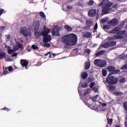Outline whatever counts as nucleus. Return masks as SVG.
Instances as JSON below:
<instances>
[{"instance_id": "nucleus-15", "label": "nucleus", "mask_w": 127, "mask_h": 127, "mask_svg": "<svg viewBox=\"0 0 127 127\" xmlns=\"http://www.w3.org/2000/svg\"><path fill=\"white\" fill-rule=\"evenodd\" d=\"M110 10L111 9H110V7L109 6H105L103 8L102 12L103 15L108 14V13H110Z\"/></svg>"}, {"instance_id": "nucleus-60", "label": "nucleus", "mask_w": 127, "mask_h": 127, "mask_svg": "<svg viewBox=\"0 0 127 127\" xmlns=\"http://www.w3.org/2000/svg\"><path fill=\"white\" fill-rule=\"evenodd\" d=\"M125 37H127V32L125 34Z\"/></svg>"}, {"instance_id": "nucleus-47", "label": "nucleus", "mask_w": 127, "mask_h": 127, "mask_svg": "<svg viewBox=\"0 0 127 127\" xmlns=\"http://www.w3.org/2000/svg\"><path fill=\"white\" fill-rule=\"evenodd\" d=\"M103 28L104 29H109V28H110V27H109V26L108 25H106L103 26Z\"/></svg>"}, {"instance_id": "nucleus-23", "label": "nucleus", "mask_w": 127, "mask_h": 127, "mask_svg": "<svg viewBox=\"0 0 127 127\" xmlns=\"http://www.w3.org/2000/svg\"><path fill=\"white\" fill-rule=\"evenodd\" d=\"M113 85V84H110L108 86V88H109V91H113L116 90V86Z\"/></svg>"}, {"instance_id": "nucleus-31", "label": "nucleus", "mask_w": 127, "mask_h": 127, "mask_svg": "<svg viewBox=\"0 0 127 127\" xmlns=\"http://www.w3.org/2000/svg\"><path fill=\"white\" fill-rule=\"evenodd\" d=\"M43 46L45 47H47V48H50V47H51V45L50 44V43H45L43 44Z\"/></svg>"}, {"instance_id": "nucleus-42", "label": "nucleus", "mask_w": 127, "mask_h": 127, "mask_svg": "<svg viewBox=\"0 0 127 127\" xmlns=\"http://www.w3.org/2000/svg\"><path fill=\"white\" fill-rule=\"evenodd\" d=\"M1 111H6V112H9L10 111V109L7 108L6 107H4L3 108H2L0 109Z\"/></svg>"}, {"instance_id": "nucleus-59", "label": "nucleus", "mask_w": 127, "mask_h": 127, "mask_svg": "<svg viewBox=\"0 0 127 127\" xmlns=\"http://www.w3.org/2000/svg\"><path fill=\"white\" fill-rule=\"evenodd\" d=\"M93 90H95V92H97V89L96 87H93Z\"/></svg>"}, {"instance_id": "nucleus-50", "label": "nucleus", "mask_w": 127, "mask_h": 127, "mask_svg": "<svg viewBox=\"0 0 127 127\" xmlns=\"http://www.w3.org/2000/svg\"><path fill=\"white\" fill-rule=\"evenodd\" d=\"M118 5H119V4H115L113 5V8H117V7H118Z\"/></svg>"}, {"instance_id": "nucleus-33", "label": "nucleus", "mask_w": 127, "mask_h": 127, "mask_svg": "<svg viewBox=\"0 0 127 127\" xmlns=\"http://www.w3.org/2000/svg\"><path fill=\"white\" fill-rule=\"evenodd\" d=\"M114 94H115L116 96H122V95H123V92L121 91H116L114 92Z\"/></svg>"}, {"instance_id": "nucleus-16", "label": "nucleus", "mask_w": 127, "mask_h": 127, "mask_svg": "<svg viewBox=\"0 0 127 127\" xmlns=\"http://www.w3.org/2000/svg\"><path fill=\"white\" fill-rule=\"evenodd\" d=\"M124 36H121L119 35H114L113 37L110 38V40H116V39H123Z\"/></svg>"}, {"instance_id": "nucleus-13", "label": "nucleus", "mask_w": 127, "mask_h": 127, "mask_svg": "<svg viewBox=\"0 0 127 127\" xmlns=\"http://www.w3.org/2000/svg\"><path fill=\"white\" fill-rule=\"evenodd\" d=\"M34 30H39L40 26V22L38 20L33 22Z\"/></svg>"}, {"instance_id": "nucleus-46", "label": "nucleus", "mask_w": 127, "mask_h": 127, "mask_svg": "<svg viewBox=\"0 0 127 127\" xmlns=\"http://www.w3.org/2000/svg\"><path fill=\"white\" fill-rule=\"evenodd\" d=\"M95 84H96V83L94 82H91L89 85L90 88H93V87H94V86H95Z\"/></svg>"}, {"instance_id": "nucleus-62", "label": "nucleus", "mask_w": 127, "mask_h": 127, "mask_svg": "<svg viewBox=\"0 0 127 127\" xmlns=\"http://www.w3.org/2000/svg\"><path fill=\"white\" fill-rule=\"evenodd\" d=\"M52 55L54 57H55V56H56V54H53Z\"/></svg>"}, {"instance_id": "nucleus-6", "label": "nucleus", "mask_w": 127, "mask_h": 127, "mask_svg": "<svg viewBox=\"0 0 127 127\" xmlns=\"http://www.w3.org/2000/svg\"><path fill=\"white\" fill-rule=\"evenodd\" d=\"M21 33L25 37L29 35L28 29L26 27H23L20 29Z\"/></svg>"}, {"instance_id": "nucleus-37", "label": "nucleus", "mask_w": 127, "mask_h": 127, "mask_svg": "<svg viewBox=\"0 0 127 127\" xmlns=\"http://www.w3.org/2000/svg\"><path fill=\"white\" fill-rule=\"evenodd\" d=\"M120 83H125L126 82V77H122L119 80Z\"/></svg>"}, {"instance_id": "nucleus-8", "label": "nucleus", "mask_w": 127, "mask_h": 127, "mask_svg": "<svg viewBox=\"0 0 127 127\" xmlns=\"http://www.w3.org/2000/svg\"><path fill=\"white\" fill-rule=\"evenodd\" d=\"M3 75H6V74H9V72H11L13 71V68H12V66H9L8 67H6L4 68V67H3Z\"/></svg>"}, {"instance_id": "nucleus-4", "label": "nucleus", "mask_w": 127, "mask_h": 127, "mask_svg": "<svg viewBox=\"0 0 127 127\" xmlns=\"http://www.w3.org/2000/svg\"><path fill=\"white\" fill-rule=\"evenodd\" d=\"M85 26L83 28L84 30H90L91 26H93V22L91 20H86L85 23Z\"/></svg>"}, {"instance_id": "nucleus-1", "label": "nucleus", "mask_w": 127, "mask_h": 127, "mask_svg": "<svg viewBox=\"0 0 127 127\" xmlns=\"http://www.w3.org/2000/svg\"><path fill=\"white\" fill-rule=\"evenodd\" d=\"M78 37L77 35L74 34H70L65 35L62 38V41L65 45L68 46H74L77 44V40Z\"/></svg>"}, {"instance_id": "nucleus-32", "label": "nucleus", "mask_w": 127, "mask_h": 127, "mask_svg": "<svg viewBox=\"0 0 127 127\" xmlns=\"http://www.w3.org/2000/svg\"><path fill=\"white\" fill-rule=\"evenodd\" d=\"M107 69H102V75L103 77H106L107 76Z\"/></svg>"}, {"instance_id": "nucleus-24", "label": "nucleus", "mask_w": 127, "mask_h": 127, "mask_svg": "<svg viewBox=\"0 0 127 127\" xmlns=\"http://www.w3.org/2000/svg\"><path fill=\"white\" fill-rule=\"evenodd\" d=\"M107 1H108V0H103L100 3L98 4V6L106 5V4H107Z\"/></svg>"}, {"instance_id": "nucleus-56", "label": "nucleus", "mask_w": 127, "mask_h": 127, "mask_svg": "<svg viewBox=\"0 0 127 127\" xmlns=\"http://www.w3.org/2000/svg\"><path fill=\"white\" fill-rule=\"evenodd\" d=\"M67 9H72V8H73L71 6H67Z\"/></svg>"}, {"instance_id": "nucleus-22", "label": "nucleus", "mask_w": 127, "mask_h": 127, "mask_svg": "<svg viewBox=\"0 0 127 127\" xmlns=\"http://www.w3.org/2000/svg\"><path fill=\"white\" fill-rule=\"evenodd\" d=\"M64 29H66V30L68 32H70V31H72V27H71L70 26H69L68 25H65L64 26Z\"/></svg>"}, {"instance_id": "nucleus-12", "label": "nucleus", "mask_w": 127, "mask_h": 127, "mask_svg": "<svg viewBox=\"0 0 127 127\" xmlns=\"http://www.w3.org/2000/svg\"><path fill=\"white\" fill-rule=\"evenodd\" d=\"M97 14V10L96 9H92L88 11V16L89 17H94Z\"/></svg>"}, {"instance_id": "nucleus-5", "label": "nucleus", "mask_w": 127, "mask_h": 127, "mask_svg": "<svg viewBox=\"0 0 127 127\" xmlns=\"http://www.w3.org/2000/svg\"><path fill=\"white\" fill-rule=\"evenodd\" d=\"M121 30H122V28L120 27V26H117V27H114L110 32L112 34H117V35H119V33Z\"/></svg>"}, {"instance_id": "nucleus-3", "label": "nucleus", "mask_w": 127, "mask_h": 127, "mask_svg": "<svg viewBox=\"0 0 127 127\" xmlns=\"http://www.w3.org/2000/svg\"><path fill=\"white\" fill-rule=\"evenodd\" d=\"M94 64L100 68H104L107 66V61L106 60L96 59L94 61Z\"/></svg>"}, {"instance_id": "nucleus-30", "label": "nucleus", "mask_w": 127, "mask_h": 127, "mask_svg": "<svg viewBox=\"0 0 127 127\" xmlns=\"http://www.w3.org/2000/svg\"><path fill=\"white\" fill-rule=\"evenodd\" d=\"M102 47H103V48H108V47H110L109 42L104 43L102 45Z\"/></svg>"}, {"instance_id": "nucleus-41", "label": "nucleus", "mask_w": 127, "mask_h": 127, "mask_svg": "<svg viewBox=\"0 0 127 127\" xmlns=\"http://www.w3.org/2000/svg\"><path fill=\"white\" fill-rule=\"evenodd\" d=\"M32 48L34 50H36L38 49L39 48L38 46H36L35 45H32Z\"/></svg>"}, {"instance_id": "nucleus-26", "label": "nucleus", "mask_w": 127, "mask_h": 127, "mask_svg": "<svg viewBox=\"0 0 127 127\" xmlns=\"http://www.w3.org/2000/svg\"><path fill=\"white\" fill-rule=\"evenodd\" d=\"M5 58V53L1 52L0 53V60L1 59H4Z\"/></svg>"}, {"instance_id": "nucleus-21", "label": "nucleus", "mask_w": 127, "mask_h": 127, "mask_svg": "<svg viewBox=\"0 0 127 127\" xmlns=\"http://www.w3.org/2000/svg\"><path fill=\"white\" fill-rule=\"evenodd\" d=\"M81 78L83 80H86L88 78V73L86 72H83L81 73Z\"/></svg>"}, {"instance_id": "nucleus-38", "label": "nucleus", "mask_w": 127, "mask_h": 127, "mask_svg": "<svg viewBox=\"0 0 127 127\" xmlns=\"http://www.w3.org/2000/svg\"><path fill=\"white\" fill-rule=\"evenodd\" d=\"M14 52V50H13V49H8L7 51V53L8 54H9L10 55H11V54H12V53H13Z\"/></svg>"}, {"instance_id": "nucleus-53", "label": "nucleus", "mask_w": 127, "mask_h": 127, "mask_svg": "<svg viewBox=\"0 0 127 127\" xmlns=\"http://www.w3.org/2000/svg\"><path fill=\"white\" fill-rule=\"evenodd\" d=\"M12 56V57H16V56H17V53H15L13 54Z\"/></svg>"}, {"instance_id": "nucleus-35", "label": "nucleus", "mask_w": 127, "mask_h": 127, "mask_svg": "<svg viewBox=\"0 0 127 127\" xmlns=\"http://www.w3.org/2000/svg\"><path fill=\"white\" fill-rule=\"evenodd\" d=\"M120 72H121V70L120 69H115L114 71H113V73H111V74H112V75L113 74H119V73H120Z\"/></svg>"}, {"instance_id": "nucleus-28", "label": "nucleus", "mask_w": 127, "mask_h": 127, "mask_svg": "<svg viewBox=\"0 0 127 127\" xmlns=\"http://www.w3.org/2000/svg\"><path fill=\"white\" fill-rule=\"evenodd\" d=\"M90 66L91 64H90V62H87L85 63V68L86 69V70H89Z\"/></svg>"}, {"instance_id": "nucleus-2", "label": "nucleus", "mask_w": 127, "mask_h": 127, "mask_svg": "<svg viewBox=\"0 0 127 127\" xmlns=\"http://www.w3.org/2000/svg\"><path fill=\"white\" fill-rule=\"evenodd\" d=\"M112 75H113L112 73L109 74L106 78L105 82L107 84H109V85H116L119 81V78L115 77V76H112Z\"/></svg>"}, {"instance_id": "nucleus-51", "label": "nucleus", "mask_w": 127, "mask_h": 127, "mask_svg": "<svg viewBox=\"0 0 127 127\" xmlns=\"http://www.w3.org/2000/svg\"><path fill=\"white\" fill-rule=\"evenodd\" d=\"M5 37H6L7 39H10V35H6Z\"/></svg>"}, {"instance_id": "nucleus-54", "label": "nucleus", "mask_w": 127, "mask_h": 127, "mask_svg": "<svg viewBox=\"0 0 127 127\" xmlns=\"http://www.w3.org/2000/svg\"><path fill=\"white\" fill-rule=\"evenodd\" d=\"M89 3V4H90V5H92V4L94 3V2L93 1V0H90Z\"/></svg>"}, {"instance_id": "nucleus-55", "label": "nucleus", "mask_w": 127, "mask_h": 127, "mask_svg": "<svg viewBox=\"0 0 127 127\" xmlns=\"http://www.w3.org/2000/svg\"><path fill=\"white\" fill-rule=\"evenodd\" d=\"M49 54H51V52H48L47 53H46L44 55V56H48Z\"/></svg>"}, {"instance_id": "nucleus-10", "label": "nucleus", "mask_w": 127, "mask_h": 127, "mask_svg": "<svg viewBox=\"0 0 127 127\" xmlns=\"http://www.w3.org/2000/svg\"><path fill=\"white\" fill-rule=\"evenodd\" d=\"M28 61L26 60H20V64L22 66V67H25V69H28Z\"/></svg>"}, {"instance_id": "nucleus-27", "label": "nucleus", "mask_w": 127, "mask_h": 127, "mask_svg": "<svg viewBox=\"0 0 127 127\" xmlns=\"http://www.w3.org/2000/svg\"><path fill=\"white\" fill-rule=\"evenodd\" d=\"M109 43V46L110 47H112L113 46H115V45H116V44H117V42L116 41H111L110 42H108Z\"/></svg>"}, {"instance_id": "nucleus-58", "label": "nucleus", "mask_w": 127, "mask_h": 127, "mask_svg": "<svg viewBox=\"0 0 127 127\" xmlns=\"http://www.w3.org/2000/svg\"><path fill=\"white\" fill-rule=\"evenodd\" d=\"M102 106L103 107H106V106H107V104H106V103H102Z\"/></svg>"}, {"instance_id": "nucleus-11", "label": "nucleus", "mask_w": 127, "mask_h": 127, "mask_svg": "<svg viewBox=\"0 0 127 127\" xmlns=\"http://www.w3.org/2000/svg\"><path fill=\"white\" fill-rule=\"evenodd\" d=\"M52 39V37L51 35H46L45 37H43V41L44 43H48V42H50L51 40Z\"/></svg>"}, {"instance_id": "nucleus-14", "label": "nucleus", "mask_w": 127, "mask_h": 127, "mask_svg": "<svg viewBox=\"0 0 127 127\" xmlns=\"http://www.w3.org/2000/svg\"><path fill=\"white\" fill-rule=\"evenodd\" d=\"M53 36H60V33H59V29L55 28L52 30Z\"/></svg>"}, {"instance_id": "nucleus-39", "label": "nucleus", "mask_w": 127, "mask_h": 127, "mask_svg": "<svg viewBox=\"0 0 127 127\" xmlns=\"http://www.w3.org/2000/svg\"><path fill=\"white\" fill-rule=\"evenodd\" d=\"M40 15L42 18H45L46 17L45 14H44V12H40Z\"/></svg>"}, {"instance_id": "nucleus-40", "label": "nucleus", "mask_w": 127, "mask_h": 127, "mask_svg": "<svg viewBox=\"0 0 127 127\" xmlns=\"http://www.w3.org/2000/svg\"><path fill=\"white\" fill-rule=\"evenodd\" d=\"M108 124L112 126L113 125V119H108Z\"/></svg>"}, {"instance_id": "nucleus-45", "label": "nucleus", "mask_w": 127, "mask_h": 127, "mask_svg": "<svg viewBox=\"0 0 127 127\" xmlns=\"http://www.w3.org/2000/svg\"><path fill=\"white\" fill-rule=\"evenodd\" d=\"M97 29H98V24L96 23L94 27V30L95 31H94L93 32L97 31Z\"/></svg>"}, {"instance_id": "nucleus-18", "label": "nucleus", "mask_w": 127, "mask_h": 127, "mask_svg": "<svg viewBox=\"0 0 127 127\" xmlns=\"http://www.w3.org/2000/svg\"><path fill=\"white\" fill-rule=\"evenodd\" d=\"M38 30H34V35L36 36V38H37V39H38V38H40V36H42L41 32H39Z\"/></svg>"}, {"instance_id": "nucleus-36", "label": "nucleus", "mask_w": 127, "mask_h": 127, "mask_svg": "<svg viewBox=\"0 0 127 127\" xmlns=\"http://www.w3.org/2000/svg\"><path fill=\"white\" fill-rule=\"evenodd\" d=\"M88 87V83L87 82L83 83L81 84V88H87Z\"/></svg>"}, {"instance_id": "nucleus-64", "label": "nucleus", "mask_w": 127, "mask_h": 127, "mask_svg": "<svg viewBox=\"0 0 127 127\" xmlns=\"http://www.w3.org/2000/svg\"><path fill=\"white\" fill-rule=\"evenodd\" d=\"M52 56V55H51V54H50V56H49V58H51V57Z\"/></svg>"}, {"instance_id": "nucleus-7", "label": "nucleus", "mask_w": 127, "mask_h": 127, "mask_svg": "<svg viewBox=\"0 0 127 127\" xmlns=\"http://www.w3.org/2000/svg\"><path fill=\"white\" fill-rule=\"evenodd\" d=\"M108 24L111 26H117L119 24V20L117 18H114L108 22Z\"/></svg>"}, {"instance_id": "nucleus-20", "label": "nucleus", "mask_w": 127, "mask_h": 127, "mask_svg": "<svg viewBox=\"0 0 127 127\" xmlns=\"http://www.w3.org/2000/svg\"><path fill=\"white\" fill-rule=\"evenodd\" d=\"M92 36V33L90 32H86L85 34H83V37L85 38H90Z\"/></svg>"}, {"instance_id": "nucleus-49", "label": "nucleus", "mask_w": 127, "mask_h": 127, "mask_svg": "<svg viewBox=\"0 0 127 127\" xmlns=\"http://www.w3.org/2000/svg\"><path fill=\"white\" fill-rule=\"evenodd\" d=\"M85 52H86L87 54H90V53H91V51H90V49H86L85 50Z\"/></svg>"}, {"instance_id": "nucleus-43", "label": "nucleus", "mask_w": 127, "mask_h": 127, "mask_svg": "<svg viewBox=\"0 0 127 127\" xmlns=\"http://www.w3.org/2000/svg\"><path fill=\"white\" fill-rule=\"evenodd\" d=\"M121 70H127V64L124 65L122 67H121Z\"/></svg>"}, {"instance_id": "nucleus-29", "label": "nucleus", "mask_w": 127, "mask_h": 127, "mask_svg": "<svg viewBox=\"0 0 127 127\" xmlns=\"http://www.w3.org/2000/svg\"><path fill=\"white\" fill-rule=\"evenodd\" d=\"M126 32H127V30H121L119 34L118 35H121V36H123V35H125V34H126Z\"/></svg>"}, {"instance_id": "nucleus-44", "label": "nucleus", "mask_w": 127, "mask_h": 127, "mask_svg": "<svg viewBox=\"0 0 127 127\" xmlns=\"http://www.w3.org/2000/svg\"><path fill=\"white\" fill-rule=\"evenodd\" d=\"M101 23H106L107 22V19L102 18L100 20Z\"/></svg>"}, {"instance_id": "nucleus-57", "label": "nucleus", "mask_w": 127, "mask_h": 127, "mask_svg": "<svg viewBox=\"0 0 127 127\" xmlns=\"http://www.w3.org/2000/svg\"><path fill=\"white\" fill-rule=\"evenodd\" d=\"M88 91H85L84 92L83 96H86V95H88Z\"/></svg>"}, {"instance_id": "nucleus-63", "label": "nucleus", "mask_w": 127, "mask_h": 127, "mask_svg": "<svg viewBox=\"0 0 127 127\" xmlns=\"http://www.w3.org/2000/svg\"><path fill=\"white\" fill-rule=\"evenodd\" d=\"M98 97H99V95H96L95 97V99H97V98H98Z\"/></svg>"}, {"instance_id": "nucleus-48", "label": "nucleus", "mask_w": 127, "mask_h": 127, "mask_svg": "<svg viewBox=\"0 0 127 127\" xmlns=\"http://www.w3.org/2000/svg\"><path fill=\"white\" fill-rule=\"evenodd\" d=\"M3 11H4V9H0V16L3 13Z\"/></svg>"}, {"instance_id": "nucleus-17", "label": "nucleus", "mask_w": 127, "mask_h": 127, "mask_svg": "<svg viewBox=\"0 0 127 127\" xmlns=\"http://www.w3.org/2000/svg\"><path fill=\"white\" fill-rule=\"evenodd\" d=\"M19 48L20 49H22L23 48L22 44H21L20 43H17V46L14 47L13 50H14V52H15V51L18 50Z\"/></svg>"}, {"instance_id": "nucleus-52", "label": "nucleus", "mask_w": 127, "mask_h": 127, "mask_svg": "<svg viewBox=\"0 0 127 127\" xmlns=\"http://www.w3.org/2000/svg\"><path fill=\"white\" fill-rule=\"evenodd\" d=\"M91 100L93 101V102H96V101H97V99L95 97H92Z\"/></svg>"}, {"instance_id": "nucleus-25", "label": "nucleus", "mask_w": 127, "mask_h": 127, "mask_svg": "<svg viewBox=\"0 0 127 127\" xmlns=\"http://www.w3.org/2000/svg\"><path fill=\"white\" fill-rule=\"evenodd\" d=\"M105 53V51L101 50L99 52H98L97 53L95 54L96 56H101V55H103V54Z\"/></svg>"}, {"instance_id": "nucleus-19", "label": "nucleus", "mask_w": 127, "mask_h": 127, "mask_svg": "<svg viewBox=\"0 0 127 127\" xmlns=\"http://www.w3.org/2000/svg\"><path fill=\"white\" fill-rule=\"evenodd\" d=\"M106 69L108 70L109 72H112L111 73H113L114 71L116 69V67L113 65H110L108 67H106Z\"/></svg>"}, {"instance_id": "nucleus-61", "label": "nucleus", "mask_w": 127, "mask_h": 127, "mask_svg": "<svg viewBox=\"0 0 127 127\" xmlns=\"http://www.w3.org/2000/svg\"><path fill=\"white\" fill-rule=\"evenodd\" d=\"M115 127H121V126L120 125H116L115 126Z\"/></svg>"}, {"instance_id": "nucleus-9", "label": "nucleus", "mask_w": 127, "mask_h": 127, "mask_svg": "<svg viewBox=\"0 0 127 127\" xmlns=\"http://www.w3.org/2000/svg\"><path fill=\"white\" fill-rule=\"evenodd\" d=\"M42 35L44 37L46 35H48L49 33H50V29L46 27V26H44V30L41 32Z\"/></svg>"}, {"instance_id": "nucleus-34", "label": "nucleus", "mask_w": 127, "mask_h": 127, "mask_svg": "<svg viewBox=\"0 0 127 127\" xmlns=\"http://www.w3.org/2000/svg\"><path fill=\"white\" fill-rule=\"evenodd\" d=\"M94 81V78L92 76H89L87 79L88 83H90V82H93Z\"/></svg>"}]
</instances>
